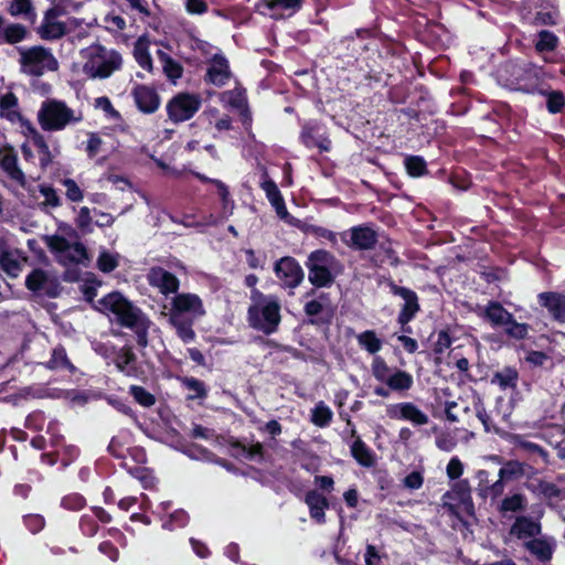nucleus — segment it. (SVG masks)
Segmentation results:
<instances>
[{"label":"nucleus","mask_w":565,"mask_h":565,"mask_svg":"<svg viewBox=\"0 0 565 565\" xmlns=\"http://www.w3.org/2000/svg\"><path fill=\"white\" fill-rule=\"evenodd\" d=\"M98 310L105 313L110 321L132 330L136 334L137 343L141 348L148 345V330L151 321L120 292L114 291L103 297L98 301Z\"/></svg>","instance_id":"nucleus-1"},{"label":"nucleus","mask_w":565,"mask_h":565,"mask_svg":"<svg viewBox=\"0 0 565 565\" xmlns=\"http://www.w3.org/2000/svg\"><path fill=\"white\" fill-rule=\"evenodd\" d=\"M168 309L169 323L174 328L178 337L184 342L190 343L195 339L193 330L194 322L205 316V308L202 299L192 292H181L174 295Z\"/></svg>","instance_id":"nucleus-2"},{"label":"nucleus","mask_w":565,"mask_h":565,"mask_svg":"<svg viewBox=\"0 0 565 565\" xmlns=\"http://www.w3.org/2000/svg\"><path fill=\"white\" fill-rule=\"evenodd\" d=\"M36 118L42 130L57 132L82 122L84 114L82 109L72 108L64 100L49 98L42 102Z\"/></svg>","instance_id":"nucleus-3"},{"label":"nucleus","mask_w":565,"mask_h":565,"mask_svg":"<svg viewBox=\"0 0 565 565\" xmlns=\"http://www.w3.org/2000/svg\"><path fill=\"white\" fill-rule=\"evenodd\" d=\"M81 54L85 60L83 72L93 79L108 78L122 65V57L117 51L100 44H93Z\"/></svg>","instance_id":"nucleus-4"},{"label":"nucleus","mask_w":565,"mask_h":565,"mask_svg":"<svg viewBox=\"0 0 565 565\" xmlns=\"http://www.w3.org/2000/svg\"><path fill=\"white\" fill-rule=\"evenodd\" d=\"M18 63L20 72L30 77H41L47 72L58 70V61L51 49L43 45L19 46Z\"/></svg>","instance_id":"nucleus-5"},{"label":"nucleus","mask_w":565,"mask_h":565,"mask_svg":"<svg viewBox=\"0 0 565 565\" xmlns=\"http://www.w3.org/2000/svg\"><path fill=\"white\" fill-rule=\"evenodd\" d=\"M305 266L308 269V280L317 288L331 286L343 269L340 260L326 249L311 252Z\"/></svg>","instance_id":"nucleus-6"},{"label":"nucleus","mask_w":565,"mask_h":565,"mask_svg":"<svg viewBox=\"0 0 565 565\" xmlns=\"http://www.w3.org/2000/svg\"><path fill=\"white\" fill-rule=\"evenodd\" d=\"M247 319L249 326L265 334L277 331L280 323V303L274 296L258 294L248 308Z\"/></svg>","instance_id":"nucleus-7"},{"label":"nucleus","mask_w":565,"mask_h":565,"mask_svg":"<svg viewBox=\"0 0 565 565\" xmlns=\"http://www.w3.org/2000/svg\"><path fill=\"white\" fill-rule=\"evenodd\" d=\"M371 372L377 382L388 386L393 392L405 393L414 385V379L411 373L388 366L380 355L373 358Z\"/></svg>","instance_id":"nucleus-8"},{"label":"nucleus","mask_w":565,"mask_h":565,"mask_svg":"<svg viewBox=\"0 0 565 565\" xmlns=\"http://www.w3.org/2000/svg\"><path fill=\"white\" fill-rule=\"evenodd\" d=\"M46 245L64 266L84 264L87 260V250L79 242H70L63 236L52 235L46 237Z\"/></svg>","instance_id":"nucleus-9"},{"label":"nucleus","mask_w":565,"mask_h":565,"mask_svg":"<svg viewBox=\"0 0 565 565\" xmlns=\"http://www.w3.org/2000/svg\"><path fill=\"white\" fill-rule=\"evenodd\" d=\"M201 105L200 95L179 93L167 105L168 116L173 122H183L191 119Z\"/></svg>","instance_id":"nucleus-10"},{"label":"nucleus","mask_w":565,"mask_h":565,"mask_svg":"<svg viewBox=\"0 0 565 565\" xmlns=\"http://www.w3.org/2000/svg\"><path fill=\"white\" fill-rule=\"evenodd\" d=\"M62 11L57 7L50 8L45 11L41 24L38 28V34L42 40L54 41L67 34L72 26L75 25V19L67 22L61 21L58 17Z\"/></svg>","instance_id":"nucleus-11"},{"label":"nucleus","mask_w":565,"mask_h":565,"mask_svg":"<svg viewBox=\"0 0 565 565\" xmlns=\"http://www.w3.org/2000/svg\"><path fill=\"white\" fill-rule=\"evenodd\" d=\"M342 242L355 250H370L377 243V233L367 225L353 226L340 234Z\"/></svg>","instance_id":"nucleus-12"},{"label":"nucleus","mask_w":565,"mask_h":565,"mask_svg":"<svg viewBox=\"0 0 565 565\" xmlns=\"http://www.w3.org/2000/svg\"><path fill=\"white\" fill-rule=\"evenodd\" d=\"M206 65L204 82L207 84L222 87L225 86L233 76L230 62L221 50H217L213 53L212 57L207 58Z\"/></svg>","instance_id":"nucleus-13"},{"label":"nucleus","mask_w":565,"mask_h":565,"mask_svg":"<svg viewBox=\"0 0 565 565\" xmlns=\"http://www.w3.org/2000/svg\"><path fill=\"white\" fill-rule=\"evenodd\" d=\"M274 270L284 288L295 289L302 282L305 277L299 263L289 256L277 260Z\"/></svg>","instance_id":"nucleus-14"},{"label":"nucleus","mask_w":565,"mask_h":565,"mask_svg":"<svg viewBox=\"0 0 565 565\" xmlns=\"http://www.w3.org/2000/svg\"><path fill=\"white\" fill-rule=\"evenodd\" d=\"M386 416L395 420H407L414 426H424L428 424V416L415 404L402 402L388 404L386 406Z\"/></svg>","instance_id":"nucleus-15"},{"label":"nucleus","mask_w":565,"mask_h":565,"mask_svg":"<svg viewBox=\"0 0 565 565\" xmlns=\"http://www.w3.org/2000/svg\"><path fill=\"white\" fill-rule=\"evenodd\" d=\"M300 140L307 148H318L320 152H327L331 149V141L322 125L317 120H309L302 125Z\"/></svg>","instance_id":"nucleus-16"},{"label":"nucleus","mask_w":565,"mask_h":565,"mask_svg":"<svg viewBox=\"0 0 565 565\" xmlns=\"http://www.w3.org/2000/svg\"><path fill=\"white\" fill-rule=\"evenodd\" d=\"M511 71L513 78L511 79V86L515 90H521L529 94L539 92V85L541 81L542 71L533 65L525 67L514 66Z\"/></svg>","instance_id":"nucleus-17"},{"label":"nucleus","mask_w":565,"mask_h":565,"mask_svg":"<svg viewBox=\"0 0 565 565\" xmlns=\"http://www.w3.org/2000/svg\"><path fill=\"white\" fill-rule=\"evenodd\" d=\"M388 287L393 295L398 296L404 300V305L398 313L397 320L402 326H405L419 310L418 297L412 289L397 286L393 281L388 284Z\"/></svg>","instance_id":"nucleus-18"},{"label":"nucleus","mask_w":565,"mask_h":565,"mask_svg":"<svg viewBox=\"0 0 565 565\" xmlns=\"http://www.w3.org/2000/svg\"><path fill=\"white\" fill-rule=\"evenodd\" d=\"M148 282L150 286L159 289V291L164 296L170 294L177 295L180 287L179 279L172 273L161 267H153L150 269L148 274Z\"/></svg>","instance_id":"nucleus-19"},{"label":"nucleus","mask_w":565,"mask_h":565,"mask_svg":"<svg viewBox=\"0 0 565 565\" xmlns=\"http://www.w3.org/2000/svg\"><path fill=\"white\" fill-rule=\"evenodd\" d=\"M220 98L224 106L234 108L241 114L244 124L250 121V113L244 88L236 86L234 89L223 92Z\"/></svg>","instance_id":"nucleus-20"},{"label":"nucleus","mask_w":565,"mask_h":565,"mask_svg":"<svg viewBox=\"0 0 565 565\" xmlns=\"http://www.w3.org/2000/svg\"><path fill=\"white\" fill-rule=\"evenodd\" d=\"M0 167L14 184L26 188L25 174L19 167L18 157L12 151L1 153Z\"/></svg>","instance_id":"nucleus-21"},{"label":"nucleus","mask_w":565,"mask_h":565,"mask_svg":"<svg viewBox=\"0 0 565 565\" xmlns=\"http://www.w3.org/2000/svg\"><path fill=\"white\" fill-rule=\"evenodd\" d=\"M132 95L137 107L141 111L151 114L158 109L159 96L151 87L146 85H138L134 89Z\"/></svg>","instance_id":"nucleus-22"},{"label":"nucleus","mask_w":565,"mask_h":565,"mask_svg":"<svg viewBox=\"0 0 565 565\" xmlns=\"http://www.w3.org/2000/svg\"><path fill=\"white\" fill-rule=\"evenodd\" d=\"M30 32L28 28L21 23H9L4 25V18L1 15L0 23V44L14 45L28 39Z\"/></svg>","instance_id":"nucleus-23"},{"label":"nucleus","mask_w":565,"mask_h":565,"mask_svg":"<svg viewBox=\"0 0 565 565\" xmlns=\"http://www.w3.org/2000/svg\"><path fill=\"white\" fill-rule=\"evenodd\" d=\"M26 258L15 247H10L4 256L0 258V268L10 277L15 278L22 271Z\"/></svg>","instance_id":"nucleus-24"},{"label":"nucleus","mask_w":565,"mask_h":565,"mask_svg":"<svg viewBox=\"0 0 565 565\" xmlns=\"http://www.w3.org/2000/svg\"><path fill=\"white\" fill-rule=\"evenodd\" d=\"M540 303L545 307L551 316L563 322L565 319V298L555 292H542L539 295Z\"/></svg>","instance_id":"nucleus-25"},{"label":"nucleus","mask_w":565,"mask_h":565,"mask_svg":"<svg viewBox=\"0 0 565 565\" xmlns=\"http://www.w3.org/2000/svg\"><path fill=\"white\" fill-rule=\"evenodd\" d=\"M305 502L309 508L311 519L320 524L324 523V510L329 507L327 498L316 490H311L306 494Z\"/></svg>","instance_id":"nucleus-26"},{"label":"nucleus","mask_w":565,"mask_h":565,"mask_svg":"<svg viewBox=\"0 0 565 565\" xmlns=\"http://www.w3.org/2000/svg\"><path fill=\"white\" fill-rule=\"evenodd\" d=\"M25 286L29 290L38 294L52 296L50 292L52 280L50 275L43 269H34L26 276Z\"/></svg>","instance_id":"nucleus-27"},{"label":"nucleus","mask_w":565,"mask_h":565,"mask_svg":"<svg viewBox=\"0 0 565 565\" xmlns=\"http://www.w3.org/2000/svg\"><path fill=\"white\" fill-rule=\"evenodd\" d=\"M352 457L363 467L370 468L375 465V455L366 444L356 437L350 446Z\"/></svg>","instance_id":"nucleus-28"},{"label":"nucleus","mask_w":565,"mask_h":565,"mask_svg":"<svg viewBox=\"0 0 565 565\" xmlns=\"http://www.w3.org/2000/svg\"><path fill=\"white\" fill-rule=\"evenodd\" d=\"M303 0H263L264 6L270 11L271 18H281L282 11L295 13L301 9Z\"/></svg>","instance_id":"nucleus-29"},{"label":"nucleus","mask_w":565,"mask_h":565,"mask_svg":"<svg viewBox=\"0 0 565 565\" xmlns=\"http://www.w3.org/2000/svg\"><path fill=\"white\" fill-rule=\"evenodd\" d=\"M541 526L537 522L526 516H520L512 525L511 534L519 539H530L539 534Z\"/></svg>","instance_id":"nucleus-30"},{"label":"nucleus","mask_w":565,"mask_h":565,"mask_svg":"<svg viewBox=\"0 0 565 565\" xmlns=\"http://www.w3.org/2000/svg\"><path fill=\"white\" fill-rule=\"evenodd\" d=\"M512 315L505 310L501 303L492 301L484 309V318L493 326H502L511 322Z\"/></svg>","instance_id":"nucleus-31"},{"label":"nucleus","mask_w":565,"mask_h":565,"mask_svg":"<svg viewBox=\"0 0 565 565\" xmlns=\"http://www.w3.org/2000/svg\"><path fill=\"white\" fill-rule=\"evenodd\" d=\"M514 446L531 456L532 458H540L542 462H547V452L537 444L526 440L522 436H515L513 438Z\"/></svg>","instance_id":"nucleus-32"},{"label":"nucleus","mask_w":565,"mask_h":565,"mask_svg":"<svg viewBox=\"0 0 565 565\" xmlns=\"http://www.w3.org/2000/svg\"><path fill=\"white\" fill-rule=\"evenodd\" d=\"M134 56L139 66L146 71L152 70V58L149 53V42L147 39L139 38L134 46Z\"/></svg>","instance_id":"nucleus-33"},{"label":"nucleus","mask_w":565,"mask_h":565,"mask_svg":"<svg viewBox=\"0 0 565 565\" xmlns=\"http://www.w3.org/2000/svg\"><path fill=\"white\" fill-rule=\"evenodd\" d=\"M519 375L515 369L504 367L492 376L491 383L498 385L501 390L514 388Z\"/></svg>","instance_id":"nucleus-34"},{"label":"nucleus","mask_w":565,"mask_h":565,"mask_svg":"<svg viewBox=\"0 0 565 565\" xmlns=\"http://www.w3.org/2000/svg\"><path fill=\"white\" fill-rule=\"evenodd\" d=\"M135 363L136 355L130 349H122L115 360L117 369L127 376H135L137 374Z\"/></svg>","instance_id":"nucleus-35"},{"label":"nucleus","mask_w":565,"mask_h":565,"mask_svg":"<svg viewBox=\"0 0 565 565\" xmlns=\"http://www.w3.org/2000/svg\"><path fill=\"white\" fill-rule=\"evenodd\" d=\"M46 365L52 370H67L71 373L75 372V366L68 360L63 347L53 349L51 359L47 361Z\"/></svg>","instance_id":"nucleus-36"},{"label":"nucleus","mask_w":565,"mask_h":565,"mask_svg":"<svg viewBox=\"0 0 565 565\" xmlns=\"http://www.w3.org/2000/svg\"><path fill=\"white\" fill-rule=\"evenodd\" d=\"M359 345L370 354L381 351L383 342L373 330H366L356 335Z\"/></svg>","instance_id":"nucleus-37"},{"label":"nucleus","mask_w":565,"mask_h":565,"mask_svg":"<svg viewBox=\"0 0 565 565\" xmlns=\"http://www.w3.org/2000/svg\"><path fill=\"white\" fill-rule=\"evenodd\" d=\"M333 418V412L331 408L324 403L319 402L311 411V423L318 427H327L330 425Z\"/></svg>","instance_id":"nucleus-38"},{"label":"nucleus","mask_w":565,"mask_h":565,"mask_svg":"<svg viewBox=\"0 0 565 565\" xmlns=\"http://www.w3.org/2000/svg\"><path fill=\"white\" fill-rule=\"evenodd\" d=\"M524 463L518 460L507 461L499 470V478L505 481H513L525 475Z\"/></svg>","instance_id":"nucleus-39"},{"label":"nucleus","mask_w":565,"mask_h":565,"mask_svg":"<svg viewBox=\"0 0 565 565\" xmlns=\"http://www.w3.org/2000/svg\"><path fill=\"white\" fill-rule=\"evenodd\" d=\"M8 12L11 17H24L30 20L36 17L32 0H12Z\"/></svg>","instance_id":"nucleus-40"},{"label":"nucleus","mask_w":565,"mask_h":565,"mask_svg":"<svg viewBox=\"0 0 565 565\" xmlns=\"http://www.w3.org/2000/svg\"><path fill=\"white\" fill-rule=\"evenodd\" d=\"M181 383L189 391V399H203L207 396V390L203 381L186 376L181 379Z\"/></svg>","instance_id":"nucleus-41"},{"label":"nucleus","mask_w":565,"mask_h":565,"mask_svg":"<svg viewBox=\"0 0 565 565\" xmlns=\"http://www.w3.org/2000/svg\"><path fill=\"white\" fill-rule=\"evenodd\" d=\"M158 55L160 61L162 62L163 72L167 75V77L172 82L179 79L183 74L182 66L162 51H159Z\"/></svg>","instance_id":"nucleus-42"},{"label":"nucleus","mask_w":565,"mask_h":565,"mask_svg":"<svg viewBox=\"0 0 565 565\" xmlns=\"http://www.w3.org/2000/svg\"><path fill=\"white\" fill-rule=\"evenodd\" d=\"M39 193L43 198V201L40 203L42 209H55L61 205V199L51 185L40 184Z\"/></svg>","instance_id":"nucleus-43"},{"label":"nucleus","mask_w":565,"mask_h":565,"mask_svg":"<svg viewBox=\"0 0 565 565\" xmlns=\"http://www.w3.org/2000/svg\"><path fill=\"white\" fill-rule=\"evenodd\" d=\"M405 168L409 175L422 177L427 173L426 161L420 156H407L404 160Z\"/></svg>","instance_id":"nucleus-44"},{"label":"nucleus","mask_w":565,"mask_h":565,"mask_svg":"<svg viewBox=\"0 0 565 565\" xmlns=\"http://www.w3.org/2000/svg\"><path fill=\"white\" fill-rule=\"evenodd\" d=\"M129 439L130 435L127 431L113 437L108 445V451L117 458L125 457V451L127 449L126 446L128 445Z\"/></svg>","instance_id":"nucleus-45"},{"label":"nucleus","mask_w":565,"mask_h":565,"mask_svg":"<svg viewBox=\"0 0 565 565\" xmlns=\"http://www.w3.org/2000/svg\"><path fill=\"white\" fill-rule=\"evenodd\" d=\"M526 547L542 561L548 559L552 555V547L550 543L544 540H531L526 543Z\"/></svg>","instance_id":"nucleus-46"},{"label":"nucleus","mask_w":565,"mask_h":565,"mask_svg":"<svg viewBox=\"0 0 565 565\" xmlns=\"http://www.w3.org/2000/svg\"><path fill=\"white\" fill-rule=\"evenodd\" d=\"M557 38L550 31L543 30L537 35L535 47L540 53L551 52L556 47Z\"/></svg>","instance_id":"nucleus-47"},{"label":"nucleus","mask_w":565,"mask_h":565,"mask_svg":"<svg viewBox=\"0 0 565 565\" xmlns=\"http://www.w3.org/2000/svg\"><path fill=\"white\" fill-rule=\"evenodd\" d=\"M189 522V515L184 510H175L169 515V519L163 521L162 527L169 531H173L179 527H183Z\"/></svg>","instance_id":"nucleus-48"},{"label":"nucleus","mask_w":565,"mask_h":565,"mask_svg":"<svg viewBox=\"0 0 565 565\" xmlns=\"http://www.w3.org/2000/svg\"><path fill=\"white\" fill-rule=\"evenodd\" d=\"M212 183L216 186L218 195L222 199L223 213L226 216L232 215L234 210V201L231 199L227 186L220 180H212Z\"/></svg>","instance_id":"nucleus-49"},{"label":"nucleus","mask_w":565,"mask_h":565,"mask_svg":"<svg viewBox=\"0 0 565 565\" xmlns=\"http://www.w3.org/2000/svg\"><path fill=\"white\" fill-rule=\"evenodd\" d=\"M129 393L135 398V401L143 407H150L156 403V397L141 386L131 385Z\"/></svg>","instance_id":"nucleus-50"},{"label":"nucleus","mask_w":565,"mask_h":565,"mask_svg":"<svg viewBox=\"0 0 565 565\" xmlns=\"http://www.w3.org/2000/svg\"><path fill=\"white\" fill-rule=\"evenodd\" d=\"M473 408L476 411V415L478 417V419L482 423L483 425V428L487 433H490V431H497L495 427L493 426L492 424V420L490 418V416L488 415L484 406H483V403L481 401L480 397H476L473 399Z\"/></svg>","instance_id":"nucleus-51"},{"label":"nucleus","mask_w":565,"mask_h":565,"mask_svg":"<svg viewBox=\"0 0 565 565\" xmlns=\"http://www.w3.org/2000/svg\"><path fill=\"white\" fill-rule=\"evenodd\" d=\"M17 103V97L12 93H8L0 98V108L10 120H14L18 117V111L15 110Z\"/></svg>","instance_id":"nucleus-52"},{"label":"nucleus","mask_w":565,"mask_h":565,"mask_svg":"<svg viewBox=\"0 0 565 565\" xmlns=\"http://www.w3.org/2000/svg\"><path fill=\"white\" fill-rule=\"evenodd\" d=\"M476 491L483 499L490 498L494 500L503 493L504 481L499 478L497 481L492 482L490 486H487L486 488H476Z\"/></svg>","instance_id":"nucleus-53"},{"label":"nucleus","mask_w":565,"mask_h":565,"mask_svg":"<svg viewBox=\"0 0 565 565\" xmlns=\"http://www.w3.org/2000/svg\"><path fill=\"white\" fill-rule=\"evenodd\" d=\"M259 185L262 190L265 192L266 198L269 202L275 201L282 196L277 184L271 179L268 178L266 170H264L263 172V178Z\"/></svg>","instance_id":"nucleus-54"},{"label":"nucleus","mask_w":565,"mask_h":565,"mask_svg":"<svg viewBox=\"0 0 565 565\" xmlns=\"http://www.w3.org/2000/svg\"><path fill=\"white\" fill-rule=\"evenodd\" d=\"M241 456L247 460L262 461L263 460V446L259 443L242 445L238 447Z\"/></svg>","instance_id":"nucleus-55"},{"label":"nucleus","mask_w":565,"mask_h":565,"mask_svg":"<svg viewBox=\"0 0 565 565\" xmlns=\"http://www.w3.org/2000/svg\"><path fill=\"white\" fill-rule=\"evenodd\" d=\"M98 268L104 273H110L118 266V255L109 252H102L97 259Z\"/></svg>","instance_id":"nucleus-56"},{"label":"nucleus","mask_w":565,"mask_h":565,"mask_svg":"<svg viewBox=\"0 0 565 565\" xmlns=\"http://www.w3.org/2000/svg\"><path fill=\"white\" fill-rule=\"evenodd\" d=\"M525 499L522 494L515 493L502 500L500 510L502 512H516L524 507Z\"/></svg>","instance_id":"nucleus-57"},{"label":"nucleus","mask_w":565,"mask_h":565,"mask_svg":"<svg viewBox=\"0 0 565 565\" xmlns=\"http://www.w3.org/2000/svg\"><path fill=\"white\" fill-rule=\"evenodd\" d=\"M75 222H76V226L82 232L90 233L93 231L92 212L87 206H83L78 210Z\"/></svg>","instance_id":"nucleus-58"},{"label":"nucleus","mask_w":565,"mask_h":565,"mask_svg":"<svg viewBox=\"0 0 565 565\" xmlns=\"http://www.w3.org/2000/svg\"><path fill=\"white\" fill-rule=\"evenodd\" d=\"M306 232L317 238L327 239L328 242H330L332 244V246H334L338 242L337 233H334L326 227H322V226L308 225L306 228Z\"/></svg>","instance_id":"nucleus-59"},{"label":"nucleus","mask_w":565,"mask_h":565,"mask_svg":"<svg viewBox=\"0 0 565 565\" xmlns=\"http://www.w3.org/2000/svg\"><path fill=\"white\" fill-rule=\"evenodd\" d=\"M540 93L547 96L546 105H547V109L550 113L556 114L562 110V108L565 104V99H564L562 92L553 90L550 93H545L543 90H540Z\"/></svg>","instance_id":"nucleus-60"},{"label":"nucleus","mask_w":565,"mask_h":565,"mask_svg":"<svg viewBox=\"0 0 565 565\" xmlns=\"http://www.w3.org/2000/svg\"><path fill=\"white\" fill-rule=\"evenodd\" d=\"M270 205L274 207L277 216L286 222L287 224H290V225H295L297 220L289 214L287 207H286V204H285V200L282 196H280L279 199L275 200V201H270L269 202Z\"/></svg>","instance_id":"nucleus-61"},{"label":"nucleus","mask_w":565,"mask_h":565,"mask_svg":"<svg viewBox=\"0 0 565 565\" xmlns=\"http://www.w3.org/2000/svg\"><path fill=\"white\" fill-rule=\"evenodd\" d=\"M62 184L65 186V194L70 201L81 202L83 200V191L73 179H64Z\"/></svg>","instance_id":"nucleus-62"},{"label":"nucleus","mask_w":565,"mask_h":565,"mask_svg":"<svg viewBox=\"0 0 565 565\" xmlns=\"http://www.w3.org/2000/svg\"><path fill=\"white\" fill-rule=\"evenodd\" d=\"M94 106L96 109L103 110L106 114V116L110 119H119L120 118L119 111H117L113 107L110 99L106 96L96 98L94 102Z\"/></svg>","instance_id":"nucleus-63"},{"label":"nucleus","mask_w":565,"mask_h":565,"mask_svg":"<svg viewBox=\"0 0 565 565\" xmlns=\"http://www.w3.org/2000/svg\"><path fill=\"white\" fill-rule=\"evenodd\" d=\"M62 507L67 510L78 511L85 505V499L78 493H72L62 499Z\"/></svg>","instance_id":"nucleus-64"}]
</instances>
